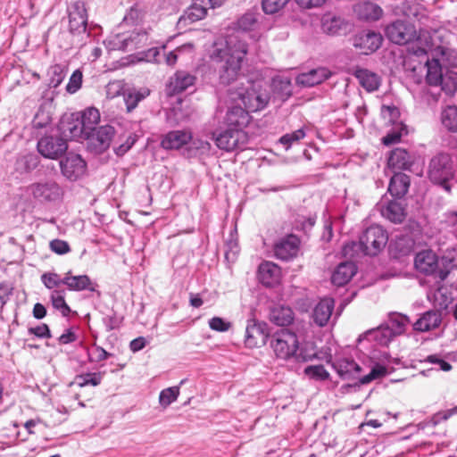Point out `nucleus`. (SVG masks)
<instances>
[{"label": "nucleus", "instance_id": "nucleus-25", "mask_svg": "<svg viewBox=\"0 0 457 457\" xmlns=\"http://www.w3.org/2000/svg\"><path fill=\"white\" fill-rule=\"evenodd\" d=\"M353 12L360 20L378 21L383 15L382 8L370 0H359L353 5Z\"/></svg>", "mask_w": 457, "mask_h": 457}, {"label": "nucleus", "instance_id": "nucleus-23", "mask_svg": "<svg viewBox=\"0 0 457 457\" xmlns=\"http://www.w3.org/2000/svg\"><path fill=\"white\" fill-rule=\"evenodd\" d=\"M192 139V133L186 129L171 130L162 136L161 146L165 150H179Z\"/></svg>", "mask_w": 457, "mask_h": 457}, {"label": "nucleus", "instance_id": "nucleus-51", "mask_svg": "<svg viewBox=\"0 0 457 457\" xmlns=\"http://www.w3.org/2000/svg\"><path fill=\"white\" fill-rule=\"evenodd\" d=\"M104 372L86 373L78 377V384L79 386H96L101 384Z\"/></svg>", "mask_w": 457, "mask_h": 457}, {"label": "nucleus", "instance_id": "nucleus-29", "mask_svg": "<svg viewBox=\"0 0 457 457\" xmlns=\"http://www.w3.org/2000/svg\"><path fill=\"white\" fill-rule=\"evenodd\" d=\"M330 77V71L324 68L320 67L299 74L295 81L298 85L303 87H314Z\"/></svg>", "mask_w": 457, "mask_h": 457}, {"label": "nucleus", "instance_id": "nucleus-56", "mask_svg": "<svg viewBox=\"0 0 457 457\" xmlns=\"http://www.w3.org/2000/svg\"><path fill=\"white\" fill-rule=\"evenodd\" d=\"M381 115L387 122L395 124L400 117V111L394 105H383L381 107Z\"/></svg>", "mask_w": 457, "mask_h": 457}, {"label": "nucleus", "instance_id": "nucleus-17", "mask_svg": "<svg viewBox=\"0 0 457 457\" xmlns=\"http://www.w3.org/2000/svg\"><path fill=\"white\" fill-rule=\"evenodd\" d=\"M62 173L70 180H76L86 171V162L80 155L69 154L60 161Z\"/></svg>", "mask_w": 457, "mask_h": 457}, {"label": "nucleus", "instance_id": "nucleus-61", "mask_svg": "<svg viewBox=\"0 0 457 457\" xmlns=\"http://www.w3.org/2000/svg\"><path fill=\"white\" fill-rule=\"evenodd\" d=\"M49 246L51 251L57 254H65L71 251L69 244L66 241L61 239H53L50 241Z\"/></svg>", "mask_w": 457, "mask_h": 457}, {"label": "nucleus", "instance_id": "nucleus-54", "mask_svg": "<svg viewBox=\"0 0 457 457\" xmlns=\"http://www.w3.org/2000/svg\"><path fill=\"white\" fill-rule=\"evenodd\" d=\"M41 282L46 288L54 290L60 285H63V278L55 272H45L41 275Z\"/></svg>", "mask_w": 457, "mask_h": 457}, {"label": "nucleus", "instance_id": "nucleus-41", "mask_svg": "<svg viewBox=\"0 0 457 457\" xmlns=\"http://www.w3.org/2000/svg\"><path fill=\"white\" fill-rule=\"evenodd\" d=\"M150 95L147 87L131 88L124 93V101L129 112H132L139 102Z\"/></svg>", "mask_w": 457, "mask_h": 457}, {"label": "nucleus", "instance_id": "nucleus-19", "mask_svg": "<svg viewBox=\"0 0 457 457\" xmlns=\"http://www.w3.org/2000/svg\"><path fill=\"white\" fill-rule=\"evenodd\" d=\"M196 77L187 71H177L169 79L167 89L169 94L175 95L182 93L190 87H194Z\"/></svg>", "mask_w": 457, "mask_h": 457}, {"label": "nucleus", "instance_id": "nucleus-8", "mask_svg": "<svg viewBox=\"0 0 457 457\" xmlns=\"http://www.w3.org/2000/svg\"><path fill=\"white\" fill-rule=\"evenodd\" d=\"M414 265L420 272L432 275L440 282L444 281L449 274L448 270L439 268L438 258L431 250L419 252L415 256Z\"/></svg>", "mask_w": 457, "mask_h": 457}, {"label": "nucleus", "instance_id": "nucleus-14", "mask_svg": "<svg viewBox=\"0 0 457 457\" xmlns=\"http://www.w3.org/2000/svg\"><path fill=\"white\" fill-rule=\"evenodd\" d=\"M38 153L46 158L57 159L68 148L67 142L59 135H46L37 142Z\"/></svg>", "mask_w": 457, "mask_h": 457}, {"label": "nucleus", "instance_id": "nucleus-64", "mask_svg": "<svg viewBox=\"0 0 457 457\" xmlns=\"http://www.w3.org/2000/svg\"><path fill=\"white\" fill-rule=\"evenodd\" d=\"M143 16L142 11L137 6H133L125 15L124 21L128 23H136L142 21Z\"/></svg>", "mask_w": 457, "mask_h": 457}, {"label": "nucleus", "instance_id": "nucleus-62", "mask_svg": "<svg viewBox=\"0 0 457 457\" xmlns=\"http://www.w3.org/2000/svg\"><path fill=\"white\" fill-rule=\"evenodd\" d=\"M111 353L106 352L103 347L95 345L92 352L89 353V361L99 362L108 359Z\"/></svg>", "mask_w": 457, "mask_h": 457}, {"label": "nucleus", "instance_id": "nucleus-44", "mask_svg": "<svg viewBox=\"0 0 457 457\" xmlns=\"http://www.w3.org/2000/svg\"><path fill=\"white\" fill-rule=\"evenodd\" d=\"M64 295L65 291L63 289H54L50 295V299L53 307L60 311L62 316L67 317L71 312V308L66 303Z\"/></svg>", "mask_w": 457, "mask_h": 457}, {"label": "nucleus", "instance_id": "nucleus-59", "mask_svg": "<svg viewBox=\"0 0 457 457\" xmlns=\"http://www.w3.org/2000/svg\"><path fill=\"white\" fill-rule=\"evenodd\" d=\"M305 137V132L303 129H297L292 133L286 134L280 137L279 141L288 148L293 143L303 139Z\"/></svg>", "mask_w": 457, "mask_h": 457}, {"label": "nucleus", "instance_id": "nucleus-28", "mask_svg": "<svg viewBox=\"0 0 457 457\" xmlns=\"http://www.w3.org/2000/svg\"><path fill=\"white\" fill-rule=\"evenodd\" d=\"M395 12L397 15H403L408 19H416L421 21L427 19L425 9L417 0H403L395 7Z\"/></svg>", "mask_w": 457, "mask_h": 457}, {"label": "nucleus", "instance_id": "nucleus-1", "mask_svg": "<svg viewBox=\"0 0 457 457\" xmlns=\"http://www.w3.org/2000/svg\"><path fill=\"white\" fill-rule=\"evenodd\" d=\"M247 53V43L237 35H229L213 43L210 58L218 64L220 84L229 85L238 79Z\"/></svg>", "mask_w": 457, "mask_h": 457}, {"label": "nucleus", "instance_id": "nucleus-48", "mask_svg": "<svg viewBox=\"0 0 457 457\" xmlns=\"http://www.w3.org/2000/svg\"><path fill=\"white\" fill-rule=\"evenodd\" d=\"M256 21L257 13L253 11H249L238 18L236 28L242 31H249L254 27Z\"/></svg>", "mask_w": 457, "mask_h": 457}, {"label": "nucleus", "instance_id": "nucleus-11", "mask_svg": "<svg viewBox=\"0 0 457 457\" xmlns=\"http://www.w3.org/2000/svg\"><path fill=\"white\" fill-rule=\"evenodd\" d=\"M27 191L39 203H54L62 196L61 187L52 180L33 183Z\"/></svg>", "mask_w": 457, "mask_h": 457}, {"label": "nucleus", "instance_id": "nucleus-47", "mask_svg": "<svg viewBox=\"0 0 457 457\" xmlns=\"http://www.w3.org/2000/svg\"><path fill=\"white\" fill-rule=\"evenodd\" d=\"M439 85L443 91L449 96H453L457 91V73L446 71L444 78L440 80Z\"/></svg>", "mask_w": 457, "mask_h": 457}, {"label": "nucleus", "instance_id": "nucleus-58", "mask_svg": "<svg viewBox=\"0 0 457 457\" xmlns=\"http://www.w3.org/2000/svg\"><path fill=\"white\" fill-rule=\"evenodd\" d=\"M275 90H279L283 96L291 95V81L288 78L278 77L273 79Z\"/></svg>", "mask_w": 457, "mask_h": 457}, {"label": "nucleus", "instance_id": "nucleus-32", "mask_svg": "<svg viewBox=\"0 0 457 457\" xmlns=\"http://www.w3.org/2000/svg\"><path fill=\"white\" fill-rule=\"evenodd\" d=\"M265 324L257 322L254 320L248 321L245 328V342L249 347H255L260 341L263 342L266 337Z\"/></svg>", "mask_w": 457, "mask_h": 457}, {"label": "nucleus", "instance_id": "nucleus-37", "mask_svg": "<svg viewBox=\"0 0 457 457\" xmlns=\"http://www.w3.org/2000/svg\"><path fill=\"white\" fill-rule=\"evenodd\" d=\"M441 323V313L437 311H428L413 324V328L420 332H427L437 328Z\"/></svg>", "mask_w": 457, "mask_h": 457}, {"label": "nucleus", "instance_id": "nucleus-43", "mask_svg": "<svg viewBox=\"0 0 457 457\" xmlns=\"http://www.w3.org/2000/svg\"><path fill=\"white\" fill-rule=\"evenodd\" d=\"M295 358L298 361L304 362L319 358L315 344L313 342H304L300 346L298 345Z\"/></svg>", "mask_w": 457, "mask_h": 457}, {"label": "nucleus", "instance_id": "nucleus-52", "mask_svg": "<svg viewBox=\"0 0 457 457\" xmlns=\"http://www.w3.org/2000/svg\"><path fill=\"white\" fill-rule=\"evenodd\" d=\"M50 86L57 87L61 85L66 76V71L61 64L53 65L49 70Z\"/></svg>", "mask_w": 457, "mask_h": 457}, {"label": "nucleus", "instance_id": "nucleus-20", "mask_svg": "<svg viewBox=\"0 0 457 457\" xmlns=\"http://www.w3.org/2000/svg\"><path fill=\"white\" fill-rule=\"evenodd\" d=\"M300 241L295 235L280 238L274 245V253L278 259L288 261L295 257L299 250Z\"/></svg>", "mask_w": 457, "mask_h": 457}, {"label": "nucleus", "instance_id": "nucleus-30", "mask_svg": "<svg viewBox=\"0 0 457 457\" xmlns=\"http://www.w3.org/2000/svg\"><path fill=\"white\" fill-rule=\"evenodd\" d=\"M333 368L343 379H353L360 376L361 368L353 360L348 358L338 359L333 362Z\"/></svg>", "mask_w": 457, "mask_h": 457}, {"label": "nucleus", "instance_id": "nucleus-6", "mask_svg": "<svg viewBox=\"0 0 457 457\" xmlns=\"http://www.w3.org/2000/svg\"><path fill=\"white\" fill-rule=\"evenodd\" d=\"M234 100H240L245 108L252 112L263 110L270 102V93L260 82H247L246 87L231 93Z\"/></svg>", "mask_w": 457, "mask_h": 457}, {"label": "nucleus", "instance_id": "nucleus-5", "mask_svg": "<svg viewBox=\"0 0 457 457\" xmlns=\"http://www.w3.org/2000/svg\"><path fill=\"white\" fill-rule=\"evenodd\" d=\"M388 236L386 231L379 225L369 227L360 237L359 244L350 242L344 245L345 256L353 257L355 247L361 248L364 254L377 255L386 245Z\"/></svg>", "mask_w": 457, "mask_h": 457}, {"label": "nucleus", "instance_id": "nucleus-45", "mask_svg": "<svg viewBox=\"0 0 457 457\" xmlns=\"http://www.w3.org/2000/svg\"><path fill=\"white\" fill-rule=\"evenodd\" d=\"M442 124L452 132H457V107L447 106L441 114Z\"/></svg>", "mask_w": 457, "mask_h": 457}, {"label": "nucleus", "instance_id": "nucleus-4", "mask_svg": "<svg viewBox=\"0 0 457 457\" xmlns=\"http://www.w3.org/2000/svg\"><path fill=\"white\" fill-rule=\"evenodd\" d=\"M431 52L432 59L429 60L427 59L425 64L421 66V64L414 65L411 67L409 63L406 62L405 65L408 69H411L414 73L418 71V70L426 69L427 75H426V80L427 83L430 86H439L440 80L444 78L443 74V69L442 64L449 63L452 65L456 64L455 61L451 62V57L455 56V53L449 48H446L442 46H438L435 48H433V46H431V49L428 51V53Z\"/></svg>", "mask_w": 457, "mask_h": 457}, {"label": "nucleus", "instance_id": "nucleus-18", "mask_svg": "<svg viewBox=\"0 0 457 457\" xmlns=\"http://www.w3.org/2000/svg\"><path fill=\"white\" fill-rule=\"evenodd\" d=\"M383 41V37L380 33L372 30H364L356 35L353 38V46L360 49L364 54L378 50Z\"/></svg>", "mask_w": 457, "mask_h": 457}, {"label": "nucleus", "instance_id": "nucleus-49", "mask_svg": "<svg viewBox=\"0 0 457 457\" xmlns=\"http://www.w3.org/2000/svg\"><path fill=\"white\" fill-rule=\"evenodd\" d=\"M179 395V387L171 386L161 391L159 395V403L163 408L168 407L175 402Z\"/></svg>", "mask_w": 457, "mask_h": 457}, {"label": "nucleus", "instance_id": "nucleus-35", "mask_svg": "<svg viewBox=\"0 0 457 457\" xmlns=\"http://www.w3.org/2000/svg\"><path fill=\"white\" fill-rule=\"evenodd\" d=\"M294 319V312L289 306L278 304L270 309V320L278 326H288Z\"/></svg>", "mask_w": 457, "mask_h": 457}, {"label": "nucleus", "instance_id": "nucleus-13", "mask_svg": "<svg viewBox=\"0 0 457 457\" xmlns=\"http://www.w3.org/2000/svg\"><path fill=\"white\" fill-rule=\"evenodd\" d=\"M69 30L74 36H80L87 31V12L85 3L76 1L68 7Z\"/></svg>", "mask_w": 457, "mask_h": 457}, {"label": "nucleus", "instance_id": "nucleus-27", "mask_svg": "<svg viewBox=\"0 0 457 457\" xmlns=\"http://www.w3.org/2000/svg\"><path fill=\"white\" fill-rule=\"evenodd\" d=\"M335 307V301L333 298H322L314 307L312 312L313 321L319 327H324L328 324L331 318Z\"/></svg>", "mask_w": 457, "mask_h": 457}, {"label": "nucleus", "instance_id": "nucleus-63", "mask_svg": "<svg viewBox=\"0 0 457 457\" xmlns=\"http://www.w3.org/2000/svg\"><path fill=\"white\" fill-rule=\"evenodd\" d=\"M239 252L238 244L236 240L230 239L226 243L225 258L234 262Z\"/></svg>", "mask_w": 457, "mask_h": 457}, {"label": "nucleus", "instance_id": "nucleus-50", "mask_svg": "<svg viewBox=\"0 0 457 457\" xmlns=\"http://www.w3.org/2000/svg\"><path fill=\"white\" fill-rule=\"evenodd\" d=\"M189 147L187 149L188 151V156H195L198 154H207L211 149V144L205 140L202 139H191V141L188 143Z\"/></svg>", "mask_w": 457, "mask_h": 457}, {"label": "nucleus", "instance_id": "nucleus-31", "mask_svg": "<svg viewBox=\"0 0 457 457\" xmlns=\"http://www.w3.org/2000/svg\"><path fill=\"white\" fill-rule=\"evenodd\" d=\"M249 112L250 111L240 106L230 108L226 115L227 125L232 129H240L243 130L251 120Z\"/></svg>", "mask_w": 457, "mask_h": 457}, {"label": "nucleus", "instance_id": "nucleus-38", "mask_svg": "<svg viewBox=\"0 0 457 457\" xmlns=\"http://www.w3.org/2000/svg\"><path fill=\"white\" fill-rule=\"evenodd\" d=\"M412 162L411 154L403 148L393 150L388 158V166L396 170H409Z\"/></svg>", "mask_w": 457, "mask_h": 457}, {"label": "nucleus", "instance_id": "nucleus-26", "mask_svg": "<svg viewBox=\"0 0 457 457\" xmlns=\"http://www.w3.org/2000/svg\"><path fill=\"white\" fill-rule=\"evenodd\" d=\"M208 7L202 0H194L178 21V26L184 28L188 24L203 20L207 15Z\"/></svg>", "mask_w": 457, "mask_h": 457}, {"label": "nucleus", "instance_id": "nucleus-15", "mask_svg": "<svg viewBox=\"0 0 457 457\" xmlns=\"http://www.w3.org/2000/svg\"><path fill=\"white\" fill-rule=\"evenodd\" d=\"M100 120V112L97 109L90 107L86 109L82 113L81 121H77V124H70L68 128L62 127L63 133L69 131L71 137H76L80 134H89V132L96 129L95 125Z\"/></svg>", "mask_w": 457, "mask_h": 457}, {"label": "nucleus", "instance_id": "nucleus-34", "mask_svg": "<svg viewBox=\"0 0 457 457\" xmlns=\"http://www.w3.org/2000/svg\"><path fill=\"white\" fill-rule=\"evenodd\" d=\"M356 273V266L352 262L340 263L332 274L331 281L337 287L347 284Z\"/></svg>", "mask_w": 457, "mask_h": 457}, {"label": "nucleus", "instance_id": "nucleus-46", "mask_svg": "<svg viewBox=\"0 0 457 457\" xmlns=\"http://www.w3.org/2000/svg\"><path fill=\"white\" fill-rule=\"evenodd\" d=\"M446 288L443 286H438L436 290H430L428 293V297L433 301L434 305L439 309H445L450 302L449 297L445 295Z\"/></svg>", "mask_w": 457, "mask_h": 457}, {"label": "nucleus", "instance_id": "nucleus-36", "mask_svg": "<svg viewBox=\"0 0 457 457\" xmlns=\"http://www.w3.org/2000/svg\"><path fill=\"white\" fill-rule=\"evenodd\" d=\"M410 187V178L404 173H395L390 179L388 192L392 196L402 198L406 195Z\"/></svg>", "mask_w": 457, "mask_h": 457}, {"label": "nucleus", "instance_id": "nucleus-24", "mask_svg": "<svg viewBox=\"0 0 457 457\" xmlns=\"http://www.w3.org/2000/svg\"><path fill=\"white\" fill-rule=\"evenodd\" d=\"M281 277V269L276 263L263 262L259 265L258 278L263 286L267 287H275L279 284Z\"/></svg>", "mask_w": 457, "mask_h": 457}, {"label": "nucleus", "instance_id": "nucleus-39", "mask_svg": "<svg viewBox=\"0 0 457 457\" xmlns=\"http://www.w3.org/2000/svg\"><path fill=\"white\" fill-rule=\"evenodd\" d=\"M346 27L345 19L340 16L326 13L321 19L322 30L328 35H337Z\"/></svg>", "mask_w": 457, "mask_h": 457}, {"label": "nucleus", "instance_id": "nucleus-12", "mask_svg": "<svg viewBox=\"0 0 457 457\" xmlns=\"http://www.w3.org/2000/svg\"><path fill=\"white\" fill-rule=\"evenodd\" d=\"M214 141L220 149L231 152L245 145L247 141V135L240 129L228 127V129L216 134Z\"/></svg>", "mask_w": 457, "mask_h": 457}, {"label": "nucleus", "instance_id": "nucleus-9", "mask_svg": "<svg viewBox=\"0 0 457 457\" xmlns=\"http://www.w3.org/2000/svg\"><path fill=\"white\" fill-rule=\"evenodd\" d=\"M148 33L146 30H134L127 35H115L108 41L110 50L133 51L147 44Z\"/></svg>", "mask_w": 457, "mask_h": 457}, {"label": "nucleus", "instance_id": "nucleus-7", "mask_svg": "<svg viewBox=\"0 0 457 457\" xmlns=\"http://www.w3.org/2000/svg\"><path fill=\"white\" fill-rule=\"evenodd\" d=\"M410 320L401 313H391L386 324L369 333L381 345H386L395 337L404 333Z\"/></svg>", "mask_w": 457, "mask_h": 457}, {"label": "nucleus", "instance_id": "nucleus-60", "mask_svg": "<svg viewBox=\"0 0 457 457\" xmlns=\"http://www.w3.org/2000/svg\"><path fill=\"white\" fill-rule=\"evenodd\" d=\"M209 327L218 332H226L231 328V323L220 317H213L209 320Z\"/></svg>", "mask_w": 457, "mask_h": 457}, {"label": "nucleus", "instance_id": "nucleus-2", "mask_svg": "<svg viewBox=\"0 0 457 457\" xmlns=\"http://www.w3.org/2000/svg\"><path fill=\"white\" fill-rule=\"evenodd\" d=\"M386 37L396 45H411L409 49L414 56H427L432 46L431 31L415 26L405 20L397 19L385 29Z\"/></svg>", "mask_w": 457, "mask_h": 457}, {"label": "nucleus", "instance_id": "nucleus-3", "mask_svg": "<svg viewBox=\"0 0 457 457\" xmlns=\"http://www.w3.org/2000/svg\"><path fill=\"white\" fill-rule=\"evenodd\" d=\"M428 178L429 180L445 191L450 193L453 188H457V162L448 153L435 154L428 165Z\"/></svg>", "mask_w": 457, "mask_h": 457}, {"label": "nucleus", "instance_id": "nucleus-42", "mask_svg": "<svg viewBox=\"0 0 457 457\" xmlns=\"http://www.w3.org/2000/svg\"><path fill=\"white\" fill-rule=\"evenodd\" d=\"M38 165V158L35 154H25L17 158L15 170L19 173H28L35 170Z\"/></svg>", "mask_w": 457, "mask_h": 457}, {"label": "nucleus", "instance_id": "nucleus-22", "mask_svg": "<svg viewBox=\"0 0 457 457\" xmlns=\"http://www.w3.org/2000/svg\"><path fill=\"white\" fill-rule=\"evenodd\" d=\"M63 285L70 291H90L96 292L97 283L93 281L87 275H73L71 270L67 271L63 277Z\"/></svg>", "mask_w": 457, "mask_h": 457}, {"label": "nucleus", "instance_id": "nucleus-57", "mask_svg": "<svg viewBox=\"0 0 457 457\" xmlns=\"http://www.w3.org/2000/svg\"><path fill=\"white\" fill-rule=\"evenodd\" d=\"M82 78L83 75L79 70L73 71L66 86L67 92L70 94L76 93L81 87Z\"/></svg>", "mask_w": 457, "mask_h": 457}, {"label": "nucleus", "instance_id": "nucleus-40", "mask_svg": "<svg viewBox=\"0 0 457 457\" xmlns=\"http://www.w3.org/2000/svg\"><path fill=\"white\" fill-rule=\"evenodd\" d=\"M355 77L368 92L376 91L380 85L378 75L365 69L357 70Z\"/></svg>", "mask_w": 457, "mask_h": 457}, {"label": "nucleus", "instance_id": "nucleus-55", "mask_svg": "<svg viewBox=\"0 0 457 457\" xmlns=\"http://www.w3.org/2000/svg\"><path fill=\"white\" fill-rule=\"evenodd\" d=\"M304 373L311 378L325 380L329 377L323 365H311L304 369Z\"/></svg>", "mask_w": 457, "mask_h": 457}, {"label": "nucleus", "instance_id": "nucleus-33", "mask_svg": "<svg viewBox=\"0 0 457 457\" xmlns=\"http://www.w3.org/2000/svg\"><path fill=\"white\" fill-rule=\"evenodd\" d=\"M380 212L383 217L394 223H401L405 217V211L402 204L396 200L388 201L386 204L381 202Z\"/></svg>", "mask_w": 457, "mask_h": 457}, {"label": "nucleus", "instance_id": "nucleus-21", "mask_svg": "<svg viewBox=\"0 0 457 457\" xmlns=\"http://www.w3.org/2000/svg\"><path fill=\"white\" fill-rule=\"evenodd\" d=\"M373 355L383 356L382 363L375 365L368 375L361 377L360 378L361 384H368L373 379L386 376L389 372V370H392L394 369L395 364L399 363L398 359L390 357L386 352L375 353Z\"/></svg>", "mask_w": 457, "mask_h": 457}, {"label": "nucleus", "instance_id": "nucleus-10", "mask_svg": "<svg viewBox=\"0 0 457 457\" xmlns=\"http://www.w3.org/2000/svg\"><path fill=\"white\" fill-rule=\"evenodd\" d=\"M271 347L278 358L287 360L295 357L298 349V339L295 333L281 330L273 336Z\"/></svg>", "mask_w": 457, "mask_h": 457}, {"label": "nucleus", "instance_id": "nucleus-16", "mask_svg": "<svg viewBox=\"0 0 457 457\" xmlns=\"http://www.w3.org/2000/svg\"><path fill=\"white\" fill-rule=\"evenodd\" d=\"M88 146L96 153H102L109 148L114 136V128L110 125L101 126L86 134Z\"/></svg>", "mask_w": 457, "mask_h": 457}, {"label": "nucleus", "instance_id": "nucleus-53", "mask_svg": "<svg viewBox=\"0 0 457 457\" xmlns=\"http://www.w3.org/2000/svg\"><path fill=\"white\" fill-rule=\"evenodd\" d=\"M290 0H262V8L266 14H274L282 10Z\"/></svg>", "mask_w": 457, "mask_h": 457}]
</instances>
